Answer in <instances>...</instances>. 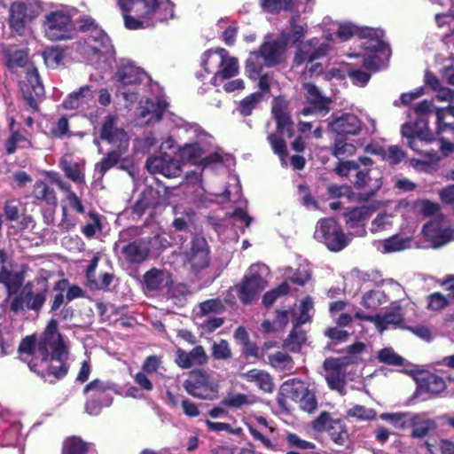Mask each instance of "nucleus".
Instances as JSON below:
<instances>
[{"label":"nucleus","mask_w":454,"mask_h":454,"mask_svg":"<svg viewBox=\"0 0 454 454\" xmlns=\"http://www.w3.org/2000/svg\"><path fill=\"white\" fill-rule=\"evenodd\" d=\"M20 359L43 378L64 377L69 369V346L58 332V322L51 319L38 343L34 337L25 338L20 347Z\"/></svg>","instance_id":"obj_1"},{"label":"nucleus","mask_w":454,"mask_h":454,"mask_svg":"<svg viewBox=\"0 0 454 454\" xmlns=\"http://www.w3.org/2000/svg\"><path fill=\"white\" fill-rule=\"evenodd\" d=\"M128 29L155 26L173 18L174 7L169 0H117Z\"/></svg>","instance_id":"obj_2"},{"label":"nucleus","mask_w":454,"mask_h":454,"mask_svg":"<svg viewBox=\"0 0 454 454\" xmlns=\"http://www.w3.org/2000/svg\"><path fill=\"white\" fill-rule=\"evenodd\" d=\"M355 34H358L363 40L360 46L368 51L364 55V67L367 70L378 71L381 67L380 56L387 57L389 54L387 46L383 41V31L371 27L358 28L351 23L338 26L337 37L340 41L348 40Z\"/></svg>","instance_id":"obj_3"},{"label":"nucleus","mask_w":454,"mask_h":454,"mask_svg":"<svg viewBox=\"0 0 454 454\" xmlns=\"http://www.w3.org/2000/svg\"><path fill=\"white\" fill-rule=\"evenodd\" d=\"M115 123L116 118L113 115H108L101 128V138L117 147V150L110 152L108 155L96 166V170H98L102 176L119 161L121 155L126 151L129 145V137L127 133L122 129L117 128Z\"/></svg>","instance_id":"obj_4"},{"label":"nucleus","mask_w":454,"mask_h":454,"mask_svg":"<svg viewBox=\"0 0 454 454\" xmlns=\"http://www.w3.org/2000/svg\"><path fill=\"white\" fill-rule=\"evenodd\" d=\"M201 65L207 74H211L210 82L218 86L220 82L230 79L239 73V64L235 58L223 48L204 53Z\"/></svg>","instance_id":"obj_5"},{"label":"nucleus","mask_w":454,"mask_h":454,"mask_svg":"<svg viewBox=\"0 0 454 454\" xmlns=\"http://www.w3.org/2000/svg\"><path fill=\"white\" fill-rule=\"evenodd\" d=\"M372 161L368 157H359L358 162L355 160H342L335 168V172L341 177L348 176L352 170H356L355 186L357 188L368 187L370 192L374 194L382 186V176L379 169H358L361 165L366 167Z\"/></svg>","instance_id":"obj_6"},{"label":"nucleus","mask_w":454,"mask_h":454,"mask_svg":"<svg viewBox=\"0 0 454 454\" xmlns=\"http://www.w3.org/2000/svg\"><path fill=\"white\" fill-rule=\"evenodd\" d=\"M286 44L284 42H266L259 52H251L246 62L248 77L255 79L263 67L274 66L283 59Z\"/></svg>","instance_id":"obj_7"},{"label":"nucleus","mask_w":454,"mask_h":454,"mask_svg":"<svg viewBox=\"0 0 454 454\" xmlns=\"http://www.w3.org/2000/svg\"><path fill=\"white\" fill-rule=\"evenodd\" d=\"M314 238L333 252L342 250L351 239L333 218H324L317 223Z\"/></svg>","instance_id":"obj_8"},{"label":"nucleus","mask_w":454,"mask_h":454,"mask_svg":"<svg viewBox=\"0 0 454 454\" xmlns=\"http://www.w3.org/2000/svg\"><path fill=\"white\" fill-rule=\"evenodd\" d=\"M71 18V12L64 8L46 13L43 23L45 36L51 41L71 38L73 33Z\"/></svg>","instance_id":"obj_9"},{"label":"nucleus","mask_w":454,"mask_h":454,"mask_svg":"<svg viewBox=\"0 0 454 454\" xmlns=\"http://www.w3.org/2000/svg\"><path fill=\"white\" fill-rule=\"evenodd\" d=\"M269 268L264 264H254L249 268L243 282L237 286L239 297L244 303L252 302L267 286Z\"/></svg>","instance_id":"obj_10"},{"label":"nucleus","mask_w":454,"mask_h":454,"mask_svg":"<svg viewBox=\"0 0 454 454\" xmlns=\"http://www.w3.org/2000/svg\"><path fill=\"white\" fill-rule=\"evenodd\" d=\"M329 50L330 45L328 43H321L318 39L313 38L299 47L294 57V63L296 66L305 64V74H309L310 76L319 74L322 71V67L318 63H313V61L325 56Z\"/></svg>","instance_id":"obj_11"},{"label":"nucleus","mask_w":454,"mask_h":454,"mask_svg":"<svg viewBox=\"0 0 454 454\" xmlns=\"http://www.w3.org/2000/svg\"><path fill=\"white\" fill-rule=\"evenodd\" d=\"M218 380L204 371L192 372L184 382L187 393L200 399H214L218 392Z\"/></svg>","instance_id":"obj_12"},{"label":"nucleus","mask_w":454,"mask_h":454,"mask_svg":"<svg viewBox=\"0 0 454 454\" xmlns=\"http://www.w3.org/2000/svg\"><path fill=\"white\" fill-rule=\"evenodd\" d=\"M82 52L90 60L112 58L114 49L108 35L99 27H94L85 39Z\"/></svg>","instance_id":"obj_13"},{"label":"nucleus","mask_w":454,"mask_h":454,"mask_svg":"<svg viewBox=\"0 0 454 454\" xmlns=\"http://www.w3.org/2000/svg\"><path fill=\"white\" fill-rule=\"evenodd\" d=\"M37 282L41 286L40 290L33 293L32 285L27 283L20 294L12 300L11 303L12 311L18 312L25 309L39 310L42 308L46 300L47 281L42 278L38 279Z\"/></svg>","instance_id":"obj_14"},{"label":"nucleus","mask_w":454,"mask_h":454,"mask_svg":"<svg viewBox=\"0 0 454 454\" xmlns=\"http://www.w3.org/2000/svg\"><path fill=\"white\" fill-rule=\"evenodd\" d=\"M408 207L409 203L404 200L396 202H387L384 208L372 221L370 231L372 233H378L390 230L399 215H403Z\"/></svg>","instance_id":"obj_15"},{"label":"nucleus","mask_w":454,"mask_h":454,"mask_svg":"<svg viewBox=\"0 0 454 454\" xmlns=\"http://www.w3.org/2000/svg\"><path fill=\"white\" fill-rule=\"evenodd\" d=\"M423 234L432 247L438 248L451 240L454 230L446 219L436 218L424 226Z\"/></svg>","instance_id":"obj_16"},{"label":"nucleus","mask_w":454,"mask_h":454,"mask_svg":"<svg viewBox=\"0 0 454 454\" xmlns=\"http://www.w3.org/2000/svg\"><path fill=\"white\" fill-rule=\"evenodd\" d=\"M209 248L203 237L195 236L191 247L184 253V263L194 272L200 271L209 265Z\"/></svg>","instance_id":"obj_17"},{"label":"nucleus","mask_w":454,"mask_h":454,"mask_svg":"<svg viewBox=\"0 0 454 454\" xmlns=\"http://www.w3.org/2000/svg\"><path fill=\"white\" fill-rule=\"evenodd\" d=\"M303 89L305 90L304 97L309 106L303 107L301 114L303 116L312 114L325 115L329 112L331 100L324 97L319 90L311 83H304Z\"/></svg>","instance_id":"obj_18"},{"label":"nucleus","mask_w":454,"mask_h":454,"mask_svg":"<svg viewBox=\"0 0 454 454\" xmlns=\"http://www.w3.org/2000/svg\"><path fill=\"white\" fill-rule=\"evenodd\" d=\"M95 94L92 86L84 85L70 93L63 101V106L67 110L85 112L95 106Z\"/></svg>","instance_id":"obj_19"},{"label":"nucleus","mask_w":454,"mask_h":454,"mask_svg":"<svg viewBox=\"0 0 454 454\" xmlns=\"http://www.w3.org/2000/svg\"><path fill=\"white\" fill-rule=\"evenodd\" d=\"M23 280L22 273L14 271L12 261L5 254L0 252V283L4 286H3L4 290L9 294H16L22 286Z\"/></svg>","instance_id":"obj_20"},{"label":"nucleus","mask_w":454,"mask_h":454,"mask_svg":"<svg viewBox=\"0 0 454 454\" xmlns=\"http://www.w3.org/2000/svg\"><path fill=\"white\" fill-rule=\"evenodd\" d=\"M202 138L200 142L187 144L180 149V157L186 161L193 164L209 165L211 163L223 160L222 155L215 153L211 155L206 154V150L201 145Z\"/></svg>","instance_id":"obj_21"},{"label":"nucleus","mask_w":454,"mask_h":454,"mask_svg":"<svg viewBox=\"0 0 454 454\" xmlns=\"http://www.w3.org/2000/svg\"><path fill=\"white\" fill-rule=\"evenodd\" d=\"M146 168L152 174H160L166 177L177 176L181 172L180 163L165 152L160 156L150 157L146 160Z\"/></svg>","instance_id":"obj_22"},{"label":"nucleus","mask_w":454,"mask_h":454,"mask_svg":"<svg viewBox=\"0 0 454 454\" xmlns=\"http://www.w3.org/2000/svg\"><path fill=\"white\" fill-rule=\"evenodd\" d=\"M328 125L331 130L338 135H356L361 129L360 120L349 113L333 114Z\"/></svg>","instance_id":"obj_23"},{"label":"nucleus","mask_w":454,"mask_h":454,"mask_svg":"<svg viewBox=\"0 0 454 454\" xmlns=\"http://www.w3.org/2000/svg\"><path fill=\"white\" fill-rule=\"evenodd\" d=\"M150 252L148 239H138L121 247V258L129 263H141Z\"/></svg>","instance_id":"obj_24"},{"label":"nucleus","mask_w":454,"mask_h":454,"mask_svg":"<svg viewBox=\"0 0 454 454\" xmlns=\"http://www.w3.org/2000/svg\"><path fill=\"white\" fill-rule=\"evenodd\" d=\"M167 106V102L162 98L146 99L145 105L139 107L137 119L139 124L145 125L159 121Z\"/></svg>","instance_id":"obj_25"},{"label":"nucleus","mask_w":454,"mask_h":454,"mask_svg":"<svg viewBox=\"0 0 454 454\" xmlns=\"http://www.w3.org/2000/svg\"><path fill=\"white\" fill-rule=\"evenodd\" d=\"M90 397L98 399L105 406H110L113 403V395L116 393L115 385L109 381L95 380L89 383L83 390Z\"/></svg>","instance_id":"obj_26"},{"label":"nucleus","mask_w":454,"mask_h":454,"mask_svg":"<svg viewBox=\"0 0 454 454\" xmlns=\"http://www.w3.org/2000/svg\"><path fill=\"white\" fill-rule=\"evenodd\" d=\"M176 363L183 369H189L196 365H203L207 363L208 356L202 346H196L190 352L178 348L176 349Z\"/></svg>","instance_id":"obj_27"},{"label":"nucleus","mask_w":454,"mask_h":454,"mask_svg":"<svg viewBox=\"0 0 454 454\" xmlns=\"http://www.w3.org/2000/svg\"><path fill=\"white\" fill-rule=\"evenodd\" d=\"M11 25L19 34H23L28 24L35 19L33 10L24 4H14L11 8Z\"/></svg>","instance_id":"obj_28"},{"label":"nucleus","mask_w":454,"mask_h":454,"mask_svg":"<svg viewBox=\"0 0 454 454\" xmlns=\"http://www.w3.org/2000/svg\"><path fill=\"white\" fill-rule=\"evenodd\" d=\"M27 81L21 82L20 88L29 101L30 106L33 105L36 98H40L43 94V87L39 80L37 70L33 67L27 68Z\"/></svg>","instance_id":"obj_29"},{"label":"nucleus","mask_w":454,"mask_h":454,"mask_svg":"<svg viewBox=\"0 0 454 454\" xmlns=\"http://www.w3.org/2000/svg\"><path fill=\"white\" fill-rule=\"evenodd\" d=\"M372 212L373 208L366 205L351 208L344 214L346 225L349 229H357L356 233L363 235L365 232L364 222Z\"/></svg>","instance_id":"obj_30"},{"label":"nucleus","mask_w":454,"mask_h":454,"mask_svg":"<svg viewBox=\"0 0 454 454\" xmlns=\"http://www.w3.org/2000/svg\"><path fill=\"white\" fill-rule=\"evenodd\" d=\"M145 284L148 291H160L172 283L170 273L165 270L152 269L145 276Z\"/></svg>","instance_id":"obj_31"},{"label":"nucleus","mask_w":454,"mask_h":454,"mask_svg":"<svg viewBox=\"0 0 454 454\" xmlns=\"http://www.w3.org/2000/svg\"><path fill=\"white\" fill-rule=\"evenodd\" d=\"M116 78L122 85H131L144 81L146 74L140 67L127 61L119 67Z\"/></svg>","instance_id":"obj_32"},{"label":"nucleus","mask_w":454,"mask_h":454,"mask_svg":"<svg viewBox=\"0 0 454 454\" xmlns=\"http://www.w3.org/2000/svg\"><path fill=\"white\" fill-rule=\"evenodd\" d=\"M285 102L279 98L274 100L272 106V114L277 121L278 129L283 135L288 137L293 136V123L289 115L286 114Z\"/></svg>","instance_id":"obj_33"},{"label":"nucleus","mask_w":454,"mask_h":454,"mask_svg":"<svg viewBox=\"0 0 454 454\" xmlns=\"http://www.w3.org/2000/svg\"><path fill=\"white\" fill-rule=\"evenodd\" d=\"M367 153L379 155L382 160L392 163H400L405 157V153L398 145H390L387 148L373 145L365 147Z\"/></svg>","instance_id":"obj_34"},{"label":"nucleus","mask_w":454,"mask_h":454,"mask_svg":"<svg viewBox=\"0 0 454 454\" xmlns=\"http://www.w3.org/2000/svg\"><path fill=\"white\" fill-rule=\"evenodd\" d=\"M375 247L378 251L383 254L400 252L411 247V239L400 235H394L376 242Z\"/></svg>","instance_id":"obj_35"},{"label":"nucleus","mask_w":454,"mask_h":454,"mask_svg":"<svg viewBox=\"0 0 454 454\" xmlns=\"http://www.w3.org/2000/svg\"><path fill=\"white\" fill-rule=\"evenodd\" d=\"M241 377L248 382L254 383L263 392L270 393L273 390L272 378L265 371L253 369L242 373Z\"/></svg>","instance_id":"obj_36"},{"label":"nucleus","mask_w":454,"mask_h":454,"mask_svg":"<svg viewBox=\"0 0 454 454\" xmlns=\"http://www.w3.org/2000/svg\"><path fill=\"white\" fill-rule=\"evenodd\" d=\"M446 388L445 380L435 374H428L421 378L418 383V392L419 394L427 393L437 395Z\"/></svg>","instance_id":"obj_37"},{"label":"nucleus","mask_w":454,"mask_h":454,"mask_svg":"<svg viewBox=\"0 0 454 454\" xmlns=\"http://www.w3.org/2000/svg\"><path fill=\"white\" fill-rule=\"evenodd\" d=\"M437 132L443 133L450 131L454 134V104L451 103L447 108L435 109Z\"/></svg>","instance_id":"obj_38"},{"label":"nucleus","mask_w":454,"mask_h":454,"mask_svg":"<svg viewBox=\"0 0 454 454\" xmlns=\"http://www.w3.org/2000/svg\"><path fill=\"white\" fill-rule=\"evenodd\" d=\"M308 387L298 380H290L284 382L280 387V395L283 399H291L297 403L301 396L306 394Z\"/></svg>","instance_id":"obj_39"},{"label":"nucleus","mask_w":454,"mask_h":454,"mask_svg":"<svg viewBox=\"0 0 454 454\" xmlns=\"http://www.w3.org/2000/svg\"><path fill=\"white\" fill-rule=\"evenodd\" d=\"M411 427H412L411 436L413 438H422L435 428V423L430 419H426L420 414L414 413V419Z\"/></svg>","instance_id":"obj_40"},{"label":"nucleus","mask_w":454,"mask_h":454,"mask_svg":"<svg viewBox=\"0 0 454 454\" xmlns=\"http://www.w3.org/2000/svg\"><path fill=\"white\" fill-rule=\"evenodd\" d=\"M380 418L382 420L389 421L395 428L406 429L411 427L414 419V413L411 412H394L381 413Z\"/></svg>","instance_id":"obj_41"},{"label":"nucleus","mask_w":454,"mask_h":454,"mask_svg":"<svg viewBox=\"0 0 454 454\" xmlns=\"http://www.w3.org/2000/svg\"><path fill=\"white\" fill-rule=\"evenodd\" d=\"M224 310V305L219 299H210L200 302L194 309L197 318H202L211 314H219Z\"/></svg>","instance_id":"obj_42"},{"label":"nucleus","mask_w":454,"mask_h":454,"mask_svg":"<svg viewBox=\"0 0 454 454\" xmlns=\"http://www.w3.org/2000/svg\"><path fill=\"white\" fill-rule=\"evenodd\" d=\"M425 159H412L411 165L419 171L431 172L435 169V165L441 157L437 152H426Z\"/></svg>","instance_id":"obj_43"},{"label":"nucleus","mask_w":454,"mask_h":454,"mask_svg":"<svg viewBox=\"0 0 454 454\" xmlns=\"http://www.w3.org/2000/svg\"><path fill=\"white\" fill-rule=\"evenodd\" d=\"M268 359L269 364L278 371L291 372L294 367L292 357L281 351L270 355Z\"/></svg>","instance_id":"obj_44"},{"label":"nucleus","mask_w":454,"mask_h":454,"mask_svg":"<svg viewBox=\"0 0 454 454\" xmlns=\"http://www.w3.org/2000/svg\"><path fill=\"white\" fill-rule=\"evenodd\" d=\"M293 324L294 328L285 340L284 345L289 350L297 352L301 348L302 345L305 344L307 338L305 332L298 327L300 325Z\"/></svg>","instance_id":"obj_45"},{"label":"nucleus","mask_w":454,"mask_h":454,"mask_svg":"<svg viewBox=\"0 0 454 454\" xmlns=\"http://www.w3.org/2000/svg\"><path fill=\"white\" fill-rule=\"evenodd\" d=\"M420 121L426 122L424 120ZM424 125L425 130H420V132L417 134V137L408 142L411 150L421 154H426V152H430L429 150L424 149V146L427 145L428 142L432 141V134L428 130L427 123H424Z\"/></svg>","instance_id":"obj_46"},{"label":"nucleus","mask_w":454,"mask_h":454,"mask_svg":"<svg viewBox=\"0 0 454 454\" xmlns=\"http://www.w3.org/2000/svg\"><path fill=\"white\" fill-rule=\"evenodd\" d=\"M313 301L309 296L302 299L299 308V314L296 315L292 313L293 323H295L296 325H303L309 322L313 315Z\"/></svg>","instance_id":"obj_47"},{"label":"nucleus","mask_w":454,"mask_h":454,"mask_svg":"<svg viewBox=\"0 0 454 454\" xmlns=\"http://www.w3.org/2000/svg\"><path fill=\"white\" fill-rule=\"evenodd\" d=\"M157 192L153 189H146L137 200L133 207V211L138 215H142L145 210L156 203Z\"/></svg>","instance_id":"obj_48"},{"label":"nucleus","mask_w":454,"mask_h":454,"mask_svg":"<svg viewBox=\"0 0 454 454\" xmlns=\"http://www.w3.org/2000/svg\"><path fill=\"white\" fill-rule=\"evenodd\" d=\"M60 165L71 180L76 183H83L84 177L81 166L76 162H73L69 156H65L61 160Z\"/></svg>","instance_id":"obj_49"},{"label":"nucleus","mask_w":454,"mask_h":454,"mask_svg":"<svg viewBox=\"0 0 454 454\" xmlns=\"http://www.w3.org/2000/svg\"><path fill=\"white\" fill-rule=\"evenodd\" d=\"M387 298L385 294L377 289L371 290L364 294L362 298V305L367 309H377L378 307L385 304Z\"/></svg>","instance_id":"obj_50"},{"label":"nucleus","mask_w":454,"mask_h":454,"mask_svg":"<svg viewBox=\"0 0 454 454\" xmlns=\"http://www.w3.org/2000/svg\"><path fill=\"white\" fill-rule=\"evenodd\" d=\"M33 193L37 200H44L50 205L57 204V198L54 191L50 189V187L42 181L35 184Z\"/></svg>","instance_id":"obj_51"},{"label":"nucleus","mask_w":454,"mask_h":454,"mask_svg":"<svg viewBox=\"0 0 454 454\" xmlns=\"http://www.w3.org/2000/svg\"><path fill=\"white\" fill-rule=\"evenodd\" d=\"M258 401V398L253 395L234 394L224 399L223 403L233 408H241L243 406L253 405Z\"/></svg>","instance_id":"obj_52"},{"label":"nucleus","mask_w":454,"mask_h":454,"mask_svg":"<svg viewBox=\"0 0 454 454\" xmlns=\"http://www.w3.org/2000/svg\"><path fill=\"white\" fill-rule=\"evenodd\" d=\"M328 434L331 440L337 445L343 446L348 441V433L340 421L337 420L330 427Z\"/></svg>","instance_id":"obj_53"},{"label":"nucleus","mask_w":454,"mask_h":454,"mask_svg":"<svg viewBox=\"0 0 454 454\" xmlns=\"http://www.w3.org/2000/svg\"><path fill=\"white\" fill-rule=\"evenodd\" d=\"M294 0H260L262 8L270 13L287 11L293 5Z\"/></svg>","instance_id":"obj_54"},{"label":"nucleus","mask_w":454,"mask_h":454,"mask_svg":"<svg viewBox=\"0 0 454 454\" xmlns=\"http://www.w3.org/2000/svg\"><path fill=\"white\" fill-rule=\"evenodd\" d=\"M87 444L78 437L67 438L63 444L62 454H85Z\"/></svg>","instance_id":"obj_55"},{"label":"nucleus","mask_w":454,"mask_h":454,"mask_svg":"<svg viewBox=\"0 0 454 454\" xmlns=\"http://www.w3.org/2000/svg\"><path fill=\"white\" fill-rule=\"evenodd\" d=\"M371 350L369 347L361 341L350 345L348 348V359L350 363H357L364 359L365 355H369Z\"/></svg>","instance_id":"obj_56"},{"label":"nucleus","mask_w":454,"mask_h":454,"mask_svg":"<svg viewBox=\"0 0 454 454\" xmlns=\"http://www.w3.org/2000/svg\"><path fill=\"white\" fill-rule=\"evenodd\" d=\"M55 182L59 185V187L61 189L67 191L66 200L62 202V204L67 205V207H70L74 208V210H76L79 213H83L84 207H83L81 200H79V198L76 196V194L74 193L73 192L69 191L67 186L59 178H56Z\"/></svg>","instance_id":"obj_57"},{"label":"nucleus","mask_w":454,"mask_h":454,"mask_svg":"<svg viewBox=\"0 0 454 454\" xmlns=\"http://www.w3.org/2000/svg\"><path fill=\"white\" fill-rule=\"evenodd\" d=\"M347 414L348 417L355 418L361 421H369L376 417V411L373 409L358 404L348 409Z\"/></svg>","instance_id":"obj_58"},{"label":"nucleus","mask_w":454,"mask_h":454,"mask_svg":"<svg viewBox=\"0 0 454 454\" xmlns=\"http://www.w3.org/2000/svg\"><path fill=\"white\" fill-rule=\"evenodd\" d=\"M262 100V94L260 92L252 93L246 97L239 103V111L244 116L250 115L252 111L255 108L257 104Z\"/></svg>","instance_id":"obj_59"},{"label":"nucleus","mask_w":454,"mask_h":454,"mask_svg":"<svg viewBox=\"0 0 454 454\" xmlns=\"http://www.w3.org/2000/svg\"><path fill=\"white\" fill-rule=\"evenodd\" d=\"M379 319L381 321L380 325L376 326V328L380 333H382L390 325H400L403 321V316L399 311H395L386 314L384 317L379 315Z\"/></svg>","instance_id":"obj_60"},{"label":"nucleus","mask_w":454,"mask_h":454,"mask_svg":"<svg viewBox=\"0 0 454 454\" xmlns=\"http://www.w3.org/2000/svg\"><path fill=\"white\" fill-rule=\"evenodd\" d=\"M268 140L274 153L279 156L282 166L286 167V146L284 140L277 135H270Z\"/></svg>","instance_id":"obj_61"},{"label":"nucleus","mask_w":454,"mask_h":454,"mask_svg":"<svg viewBox=\"0 0 454 454\" xmlns=\"http://www.w3.org/2000/svg\"><path fill=\"white\" fill-rule=\"evenodd\" d=\"M377 357L380 362L390 365H402L403 364V358L397 355L391 348L380 349Z\"/></svg>","instance_id":"obj_62"},{"label":"nucleus","mask_w":454,"mask_h":454,"mask_svg":"<svg viewBox=\"0 0 454 454\" xmlns=\"http://www.w3.org/2000/svg\"><path fill=\"white\" fill-rule=\"evenodd\" d=\"M325 380L331 389L344 395L345 380L339 371H332L325 376Z\"/></svg>","instance_id":"obj_63"},{"label":"nucleus","mask_w":454,"mask_h":454,"mask_svg":"<svg viewBox=\"0 0 454 454\" xmlns=\"http://www.w3.org/2000/svg\"><path fill=\"white\" fill-rule=\"evenodd\" d=\"M212 356L216 360H227L231 356V351L226 340H221L212 345Z\"/></svg>","instance_id":"obj_64"}]
</instances>
